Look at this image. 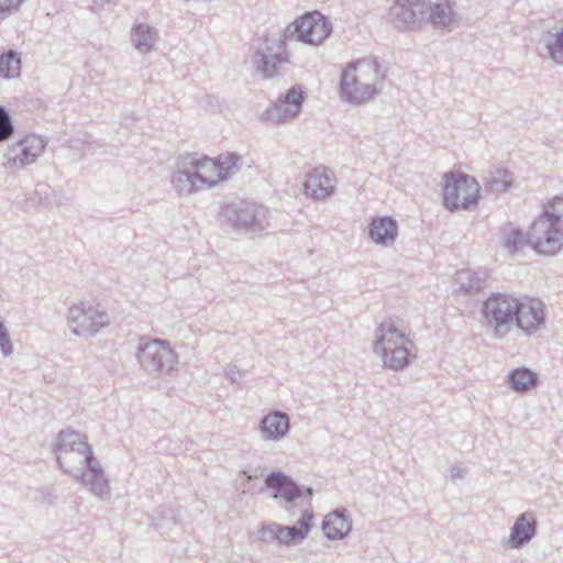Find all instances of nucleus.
<instances>
[{"label":"nucleus","mask_w":563,"mask_h":563,"mask_svg":"<svg viewBox=\"0 0 563 563\" xmlns=\"http://www.w3.org/2000/svg\"><path fill=\"white\" fill-rule=\"evenodd\" d=\"M260 429L266 440L284 439L290 429L289 417L282 411L271 412L261 420Z\"/></svg>","instance_id":"b1692460"},{"label":"nucleus","mask_w":563,"mask_h":563,"mask_svg":"<svg viewBox=\"0 0 563 563\" xmlns=\"http://www.w3.org/2000/svg\"><path fill=\"white\" fill-rule=\"evenodd\" d=\"M540 216H547L552 222L563 224V198L555 197L549 201L547 208Z\"/></svg>","instance_id":"c9c22d12"},{"label":"nucleus","mask_w":563,"mask_h":563,"mask_svg":"<svg viewBox=\"0 0 563 563\" xmlns=\"http://www.w3.org/2000/svg\"><path fill=\"white\" fill-rule=\"evenodd\" d=\"M267 209L261 205L238 201L228 203L222 211L227 223L236 232L247 233L263 230Z\"/></svg>","instance_id":"6e6552de"},{"label":"nucleus","mask_w":563,"mask_h":563,"mask_svg":"<svg viewBox=\"0 0 563 563\" xmlns=\"http://www.w3.org/2000/svg\"><path fill=\"white\" fill-rule=\"evenodd\" d=\"M334 185L330 173L322 167L314 168L305 181V195L314 199H324L332 195Z\"/></svg>","instance_id":"aec40b11"},{"label":"nucleus","mask_w":563,"mask_h":563,"mask_svg":"<svg viewBox=\"0 0 563 563\" xmlns=\"http://www.w3.org/2000/svg\"><path fill=\"white\" fill-rule=\"evenodd\" d=\"M21 58L19 54L9 49L0 55V76L5 79H12L20 76Z\"/></svg>","instance_id":"7c9ffc66"},{"label":"nucleus","mask_w":563,"mask_h":563,"mask_svg":"<svg viewBox=\"0 0 563 563\" xmlns=\"http://www.w3.org/2000/svg\"><path fill=\"white\" fill-rule=\"evenodd\" d=\"M454 18V10L448 1H440L433 4L428 1L424 24L429 23L434 29L450 30Z\"/></svg>","instance_id":"393cba45"},{"label":"nucleus","mask_w":563,"mask_h":563,"mask_svg":"<svg viewBox=\"0 0 563 563\" xmlns=\"http://www.w3.org/2000/svg\"><path fill=\"white\" fill-rule=\"evenodd\" d=\"M529 245L542 255H554L563 245V230L547 216L533 221L527 232Z\"/></svg>","instance_id":"9d476101"},{"label":"nucleus","mask_w":563,"mask_h":563,"mask_svg":"<svg viewBox=\"0 0 563 563\" xmlns=\"http://www.w3.org/2000/svg\"><path fill=\"white\" fill-rule=\"evenodd\" d=\"M242 376V372L236 366H229L225 371V377L232 383H238Z\"/></svg>","instance_id":"a19ab883"},{"label":"nucleus","mask_w":563,"mask_h":563,"mask_svg":"<svg viewBox=\"0 0 563 563\" xmlns=\"http://www.w3.org/2000/svg\"><path fill=\"white\" fill-rule=\"evenodd\" d=\"M519 299L501 292H493L482 306V313L494 328V336L503 338L514 323Z\"/></svg>","instance_id":"0eeeda50"},{"label":"nucleus","mask_w":563,"mask_h":563,"mask_svg":"<svg viewBox=\"0 0 563 563\" xmlns=\"http://www.w3.org/2000/svg\"><path fill=\"white\" fill-rule=\"evenodd\" d=\"M305 101L302 87L295 85L283 93L278 100L262 114L266 121L284 123L292 120L300 112Z\"/></svg>","instance_id":"f8f14e48"},{"label":"nucleus","mask_w":563,"mask_h":563,"mask_svg":"<svg viewBox=\"0 0 563 563\" xmlns=\"http://www.w3.org/2000/svg\"><path fill=\"white\" fill-rule=\"evenodd\" d=\"M24 0H0V19L18 11Z\"/></svg>","instance_id":"58836bf2"},{"label":"nucleus","mask_w":563,"mask_h":563,"mask_svg":"<svg viewBox=\"0 0 563 563\" xmlns=\"http://www.w3.org/2000/svg\"><path fill=\"white\" fill-rule=\"evenodd\" d=\"M0 347L3 355L8 356L13 352V346L9 338L4 323L0 320Z\"/></svg>","instance_id":"ea45409f"},{"label":"nucleus","mask_w":563,"mask_h":563,"mask_svg":"<svg viewBox=\"0 0 563 563\" xmlns=\"http://www.w3.org/2000/svg\"><path fill=\"white\" fill-rule=\"evenodd\" d=\"M352 529L350 514L345 508H338L328 514L322 522L324 536L330 540L343 539Z\"/></svg>","instance_id":"4be33fe9"},{"label":"nucleus","mask_w":563,"mask_h":563,"mask_svg":"<svg viewBox=\"0 0 563 563\" xmlns=\"http://www.w3.org/2000/svg\"><path fill=\"white\" fill-rule=\"evenodd\" d=\"M483 179L485 189L495 194L505 192L512 186L514 181L512 174L505 168L488 170Z\"/></svg>","instance_id":"c85d7f7f"},{"label":"nucleus","mask_w":563,"mask_h":563,"mask_svg":"<svg viewBox=\"0 0 563 563\" xmlns=\"http://www.w3.org/2000/svg\"><path fill=\"white\" fill-rule=\"evenodd\" d=\"M459 279L461 280V287L466 291H479L484 287L486 278L481 276L479 273L464 271L459 273Z\"/></svg>","instance_id":"72a5a7b5"},{"label":"nucleus","mask_w":563,"mask_h":563,"mask_svg":"<svg viewBox=\"0 0 563 563\" xmlns=\"http://www.w3.org/2000/svg\"><path fill=\"white\" fill-rule=\"evenodd\" d=\"M514 322L525 333H536L545 323L543 302L532 298L519 300Z\"/></svg>","instance_id":"4468645a"},{"label":"nucleus","mask_w":563,"mask_h":563,"mask_svg":"<svg viewBox=\"0 0 563 563\" xmlns=\"http://www.w3.org/2000/svg\"><path fill=\"white\" fill-rule=\"evenodd\" d=\"M74 478L82 483L95 496L101 499L110 497L109 481L97 457L89 460L85 468L76 472Z\"/></svg>","instance_id":"2eb2a0df"},{"label":"nucleus","mask_w":563,"mask_h":563,"mask_svg":"<svg viewBox=\"0 0 563 563\" xmlns=\"http://www.w3.org/2000/svg\"><path fill=\"white\" fill-rule=\"evenodd\" d=\"M509 387L517 393H526L538 384V376L527 367H518L507 375Z\"/></svg>","instance_id":"cd10ccee"},{"label":"nucleus","mask_w":563,"mask_h":563,"mask_svg":"<svg viewBox=\"0 0 563 563\" xmlns=\"http://www.w3.org/2000/svg\"><path fill=\"white\" fill-rule=\"evenodd\" d=\"M187 163L192 166L196 173V180L199 181L202 189L211 188L222 180L220 178L219 165H217L214 158L208 156L197 157L194 154H187Z\"/></svg>","instance_id":"a211bd4d"},{"label":"nucleus","mask_w":563,"mask_h":563,"mask_svg":"<svg viewBox=\"0 0 563 563\" xmlns=\"http://www.w3.org/2000/svg\"><path fill=\"white\" fill-rule=\"evenodd\" d=\"M313 512L305 510L299 520L298 526H283L279 525L278 544L296 545L301 543L312 527Z\"/></svg>","instance_id":"5701e85b"},{"label":"nucleus","mask_w":563,"mask_h":563,"mask_svg":"<svg viewBox=\"0 0 563 563\" xmlns=\"http://www.w3.org/2000/svg\"><path fill=\"white\" fill-rule=\"evenodd\" d=\"M384 85V74L377 60L363 58L350 63L342 71L340 92L342 99L364 103L375 98Z\"/></svg>","instance_id":"f257e3e1"},{"label":"nucleus","mask_w":563,"mask_h":563,"mask_svg":"<svg viewBox=\"0 0 563 563\" xmlns=\"http://www.w3.org/2000/svg\"><path fill=\"white\" fill-rule=\"evenodd\" d=\"M307 495L311 496L312 495V489L311 488H308L307 489Z\"/></svg>","instance_id":"37998d69"},{"label":"nucleus","mask_w":563,"mask_h":563,"mask_svg":"<svg viewBox=\"0 0 563 563\" xmlns=\"http://www.w3.org/2000/svg\"><path fill=\"white\" fill-rule=\"evenodd\" d=\"M172 185L180 196H188L201 190L192 166L187 163V155L177 163V169L172 175Z\"/></svg>","instance_id":"6ab92c4d"},{"label":"nucleus","mask_w":563,"mask_h":563,"mask_svg":"<svg viewBox=\"0 0 563 563\" xmlns=\"http://www.w3.org/2000/svg\"><path fill=\"white\" fill-rule=\"evenodd\" d=\"M428 0H395L388 11V21L398 31H413L426 21Z\"/></svg>","instance_id":"9b49d317"},{"label":"nucleus","mask_w":563,"mask_h":563,"mask_svg":"<svg viewBox=\"0 0 563 563\" xmlns=\"http://www.w3.org/2000/svg\"><path fill=\"white\" fill-rule=\"evenodd\" d=\"M240 157L236 154L228 153L225 155H220L216 158L217 165H219L220 178L222 180H227L231 177L238 169V162Z\"/></svg>","instance_id":"473e14b6"},{"label":"nucleus","mask_w":563,"mask_h":563,"mask_svg":"<svg viewBox=\"0 0 563 563\" xmlns=\"http://www.w3.org/2000/svg\"><path fill=\"white\" fill-rule=\"evenodd\" d=\"M279 523L276 522H269L266 525H262V527L258 529L256 538L258 541L265 542V543H272L277 542L280 538L279 534Z\"/></svg>","instance_id":"e433bc0d"},{"label":"nucleus","mask_w":563,"mask_h":563,"mask_svg":"<svg viewBox=\"0 0 563 563\" xmlns=\"http://www.w3.org/2000/svg\"><path fill=\"white\" fill-rule=\"evenodd\" d=\"M253 66L263 78H273L279 74L280 66L289 63L286 41L280 35L267 34L258 37L254 45Z\"/></svg>","instance_id":"20e7f679"},{"label":"nucleus","mask_w":563,"mask_h":563,"mask_svg":"<svg viewBox=\"0 0 563 563\" xmlns=\"http://www.w3.org/2000/svg\"><path fill=\"white\" fill-rule=\"evenodd\" d=\"M451 476L452 477H462L461 470L459 467H452L451 468Z\"/></svg>","instance_id":"79ce46f5"},{"label":"nucleus","mask_w":563,"mask_h":563,"mask_svg":"<svg viewBox=\"0 0 563 563\" xmlns=\"http://www.w3.org/2000/svg\"><path fill=\"white\" fill-rule=\"evenodd\" d=\"M544 41L549 57L556 64H563V27L549 31Z\"/></svg>","instance_id":"2f4dec72"},{"label":"nucleus","mask_w":563,"mask_h":563,"mask_svg":"<svg viewBox=\"0 0 563 563\" xmlns=\"http://www.w3.org/2000/svg\"><path fill=\"white\" fill-rule=\"evenodd\" d=\"M55 456L62 471L73 476L76 475V472L85 468V466L88 464V461L95 457L91 448L88 449V451H77L68 454L57 453Z\"/></svg>","instance_id":"bb28decb"},{"label":"nucleus","mask_w":563,"mask_h":563,"mask_svg":"<svg viewBox=\"0 0 563 563\" xmlns=\"http://www.w3.org/2000/svg\"><path fill=\"white\" fill-rule=\"evenodd\" d=\"M45 146L46 141L42 136L29 134L9 146L5 165L20 168L30 165L42 155Z\"/></svg>","instance_id":"ddd939ff"},{"label":"nucleus","mask_w":563,"mask_h":563,"mask_svg":"<svg viewBox=\"0 0 563 563\" xmlns=\"http://www.w3.org/2000/svg\"><path fill=\"white\" fill-rule=\"evenodd\" d=\"M14 133V124L9 111L0 106V143L8 141Z\"/></svg>","instance_id":"4c0bfd02"},{"label":"nucleus","mask_w":563,"mask_h":563,"mask_svg":"<svg viewBox=\"0 0 563 563\" xmlns=\"http://www.w3.org/2000/svg\"><path fill=\"white\" fill-rule=\"evenodd\" d=\"M538 521L533 511H525L518 516L511 527L506 544L510 549H520L528 544L537 534Z\"/></svg>","instance_id":"dca6fc26"},{"label":"nucleus","mask_w":563,"mask_h":563,"mask_svg":"<svg viewBox=\"0 0 563 563\" xmlns=\"http://www.w3.org/2000/svg\"><path fill=\"white\" fill-rule=\"evenodd\" d=\"M155 36L156 32L152 26L145 23L136 24L131 33L134 47L143 54L148 53L153 48Z\"/></svg>","instance_id":"c756f323"},{"label":"nucleus","mask_w":563,"mask_h":563,"mask_svg":"<svg viewBox=\"0 0 563 563\" xmlns=\"http://www.w3.org/2000/svg\"><path fill=\"white\" fill-rule=\"evenodd\" d=\"M529 244L527 233L520 229H511L505 239V246L511 253L521 251Z\"/></svg>","instance_id":"f704fd0d"},{"label":"nucleus","mask_w":563,"mask_h":563,"mask_svg":"<svg viewBox=\"0 0 563 563\" xmlns=\"http://www.w3.org/2000/svg\"><path fill=\"white\" fill-rule=\"evenodd\" d=\"M373 350L382 356L386 367L400 371L416 358V346L406 336L402 321L398 318H387L380 322L375 331Z\"/></svg>","instance_id":"f03ea898"},{"label":"nucleus","mask_w":563,"mask_h":563,"mask_svg":"<svg viewBox=\"0 0 563 563\" xmlns=\"http://www.w3.org/2000/svg\"><path fill=\"white\" fill-rule=\"evenodd\" d=\"M265 486L273 489L274 499L283 498L287 504L294 503L302 495L301 487L283 472H272L265 478Z\"/></svg>","instance_id":"f3484780"},{"label":"nucleus","mask_w":563,"mask_h":563,"mask_svg":"<svg viewBox=\"0 0 563 563\" xmlns=\"http://www.w3.org/2000/svg\"><path fill=\"white\" fill-rule=\"evenodd\" d=\"M443 202L446 209L456 211L476 205L479 198V185L466 174L448 173L444 175Z\"/></svg>","instance_id":"423d86ee"},{"label":"nucleus","mask_w":563,"mask_h":563,"mask_svg":"<svg viewBox=\"0 0 563 563\" xmlns=\"http://www.w3.org/2000/svg\"><path fill=\"white\" fill-rule=\"evenodd\" d=\"M90 448L86 435L73 430H62L57 434L53 451L55 454H68L77 451H88Z\"/></svg>","instance_id":"a878e982"},{"label":"nucleus","mask_w":563,"mask_h":563,"mask_svg":"<svg viewBox=\"0 0 563 563\" xmlns=\"http://www.w3.org/2000/svg\"><path fill=\"white\" fill-rule=\"evenodd\" d=\"M332 32V24L320 12H307L288 24L280 34L285 41L296 40L308 45H319Z\"/></svg>","instance_id":"39448f33"},{"label":"nucleus","mask_w":563,"mask_h":563,"mask_svg":"<svg viewBox=\"0 0 563 563\" xmlns=\"http://www.w3.org/2000/svg\"><path fill=\"white\" fill-rule=\"evenodd\" d=\"M68 323L76 335L92 336L110 322L108 312L100 305L80 302L68 310Z\"/></svg>","instance_id":"1a4fd4ad"},{"label":"nucleus","mask_w":563,"mask_h":563,"mask_svg":"<svg viewBox=\"0 0 563 563\" xmlns=\"http://www.w3.org/2000/svg\"><path fill=\"white\" fill-rule=\"evenodd\" d=\"M142 371L153 377L168 375L177 363V354L169 341L142 335L135 352Z\"/></svg>","instance_id":"7ed1b4c3"},{"label":"nucleus","mask_w":563,"mask_h":563,"mask_svg":"<svg viewBox=\"0 0 563 563\" xmlns=\"http://www.w3.org/2000/svg\"><path fill=\"white\" fill-rule=\"evenodd\" d=\"M398 234L397 221L388 216L375 217L368 225V236L379 245L393 244Z\"/></svg>","instance_id":"412c9836"}]
</instances>
